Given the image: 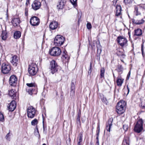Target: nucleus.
<instances>
[{"mask_svg":"<svg viewBox=\"0 0 145 145\" xmlns=\"http://www.w3.org/2000/svg\"><path fill=\"white\" fill-rule=\"evenodd\" d=\"M20 22V20L18 18L13 19L12 21V24L14 27L18 26Z\"/></svg>","mask_w":145,"mask_h":145,"instance_id":"nucleus-25","label":"nucleus"},{"mask_svg":"<svg viewBox=\"0 0 145 145\" xmlns=\"http://www.w3.org/2000/svg\"><path fill=\"white\" fill-rule=\"evenodd\" d=\"M144 43L143 40V43L142 45V53L143 54V44Z\"/></svg>","mask_w":145,"mask_h":145,"instance_id":"nucleus-52","label":"nucleus"},{"mask_svg":"<svg viewBox=\"0 0 145 145\" xmlns=\"http://www.w3.org/2000/svg\"><path fill=\"white\" fill-rule=\"evenodd\" d=\"M99 140H97V141L96 143H97V144H99Z\"/></svg>","mask_w":145,"mask_h":145,"instance_id":"nucleus-61","label":"nucleus"},{"mask_svg":"<svg viewBox=\"0 0 145 145\" xmlns=\"http://www.w3.org/2000/svg\"><path fill=\"white\" fill-rule=\"evenodd\" d=\"M117 42L122 47L127 45V40L123 37H118L117 39Z\"/></svg>","mask_w":145,"mask_h":145,"instance_id":"nucleus-11","label":"nucleus"},{"mask_svg":"<svg viewBox=\"0 0 145 145\" xmlns=\"http://www.w3.org/2000/svg\"><path fill=\"white\" fill-rule=\"evenodd\" d=\"M121 61L122 62H123V60H122V59H121Z\"/></svg>","mask_w":145,"mask_h":145,"instance_id":"nucleus-62","label":"nucleus"},{"mask_svg":"<svg viewBox=\"0 0 145 145\" xmlns=\"http://www.w3.org/2000/svg\"><path fill=\"white\" fill-rule=\"evenodd\" d=\"M97 134V137H96V139L97 140H99V134Z\"/></svg>","mask_w":145,"mask_h":145,"instance_id":"nucleus-50","label":"nucleus"},{"mask_svg":"<svg viewBox=\"0 0 145 145\" xmlns=\"http://www.w3.org/2000/svg\"><path fill=\"white\" fill-rule=\"evenodd\" d=\"M43 130H44V131H45V128L44 126V124H43Z\"/></svg>","mask_w":145,"mask_h":145,"instance_id":"nucleus-59","label":"nucleus"},{"mask_svg":"<svg viewBox=\"0 0 145 145\" xmlns=\"http://www.w3.org/2000/svg\"><path fill=\"white\" fill-rule=\"evenodd\" d=\"M20 37H14V38L16 39H19Z\"/></svg>","mask_w":145,"mask_h":145,"instance_id":"nucleus-56","label":"nucleus"},{"mask_svg":"<svg viewBox=\"0 0 145 145\" xmlns=\"http://www.w3.org/2000/svg\"><path fill=\"white\" fill-rule=\"evenodd\" d=\"M7 39V37H2V39L3 40H5Z\"/></svg>","mask_w":145,"mask_h":145,"instance_id":"nucleus-48","label":"nucleus"},{"mask_svg":"<svg viewBox=\"0 0 145 145\" xmlns=\"http://www.w3.org/2000/svg\"><path fill=\"white\" fill-rule=\"evenodd\" d=\"M71 2L72 5L74 6H76L77 5V0H70Z\"/></svg>","mask_w":145,"mask_h":145,"instance_id":"nucleus-38","label":"nucleus"},{"mask_svg":"<svg viewBox=\"0 0 145 145\" xmlns=\"http://www.w3.org/2000/svg\"><path fill=\"white\" fill-rule=\"evenodd\" d=\"M121 52H122V51H118L117 52V55H118V53H119V54H121Z\"/></svg>","mask_w":145,"mask_h":145,"instance_id":"nucleus-54","label":"nucleus"},{"mask_svg":"<svg viewBox=\"0 0 145 145\" xmlns=\"http://www.w3.org/2000/svg\"><path fill=\"white\" fill-rule=\"evenodd\" d=\"M11 59L10 62L13 65L16 66L18 64V57L16 55H14L12 57Z\"/></svg>","mask_w":145,"mask_h":145,"instance_id":"nucleus-17","label":"nucleus"},{"mask_svg":"<svg viewBox=\"0 0 145 145\" xmlns=\"http://www.w3.org/2000/svg\"><path fill=\"white\" fill-rule=\"evenodd\" d=\"M142 9V8L140 7H135L134 13L136 16H139L140 17L141 16V11Z\"/></svg>","mask_w":145,"mask_h":145,"instance_id":"nucleus-18","label":"nucleus"},{"mask_svg":"<svg viewBox=\"0 0 145 145\" xmlns=\"http://www.w3.org/2000/svg\"><path fill=\"white\" fill-rule=\"evenodd\" d=\"M56 36H57V37H58V36H62L61 35H56Z\"/></svg>","mask_w":145,"mask_h":145,"instance_id":"nucleus-60","label":"nucleus"},{"mask_svg":"<svg viewBox=\"0 0 145 145\" xmlns=\"http://www.w3.org/2000/svg\"><path fill=\"white\" fill-rule=\"evenodd\" d=\"M38 123V121L37 119H35L31 121V124L32 125L35 126L37 125Z\"/></svg>","mask_w":145,"mask_h":145,"instance_id":"nucleus-32","label":"nucleus"},{"mask_svg":"<svg viewBox=\"0 0 145 145\" xmlns=\"http://www.w3.org/2000/svg\"><path fill=\"white\" fill-rule=\"evenodd\" d=\"M65 4V0H61L59 1L57 5V8L58 9L63 8Z\"/></svg>","mask_w":145,"mask_h":145,"instance_id":"nucleus-20","label":"nucleus"},{"mask_svg":"<svg viewBox=\"0 0 145 145\" xmlns=\"http://www.w3.org/2000/svg\"><path fill=\"white\" fill-rule=\"evenodd\" d=\"M131 21L133 24L136 25H141L144 22L143 18L140 19L138 16L135 17V18L132 19Z\"/></svg>","mask_w":145,"mask_h":145,"instance_id":"nucleus-12","label":"nucleus"},{"mask_svg":"<svg viewBox=\"0 0 145 145\" xmlns=\"http://www.w3.org/2000/svg\"><path fill=\"white\" fill-rule=\"evenodd\" d=\"M143 121L142 119H140L137 122L134 128V131L137 133H140L142 131Z\"/></svg>","mask_w":145,"mask_h":145,"instance_id":"nucleus-3","label":"nucleus"},{"mask_svg":"<svg viewBox=\"0 0 145 145\" xmlns=\"http://www.w3.org/2000/svg\"><path fill=\"white\" fill-rule=\"evenodd\" d=\"M97 47V53L100 55L102 51V47L100 44V42L98 41L96 42Z\"/></svg>","mask_w":145,"mask_h":145,"instance_id":"nucleus-26","label":"nucleus"},{"mask_svg":"<svg viewBox=\"0 0 145 145\" xmlns=\"http://www.w3.org/2000/svg\"><path fill=\"white\" fill-rule=\"evenodd\" d=\"M29 3V0H27V1L26 3V5H27Z\"/></svg>","mask_w":145,"mask_h":145,"instance_id":"nucleus-53","label":"nucleus"},{"mask_svg":"<svg viewBox=\"0 0 145 145\" xmlns=\"http://www.w3.org/2000/svg\"><path fill=\"white\" fill-rule=\"evenodd\" d=\"M17 79L15 75H12L10 78L9 83L11 86H15L17 84Z\"/></svg>","mask_w":145,"mask_h":145,"instance_id":"nucleus-13","label":"nucleus"},{"mask_svg":"<svg viewBox=\"0 0 145 145\" xmlns=\"http://www.w3.org/2000/svg\"><path fill=\"white\" fill-rule=\"evenodd\" d=\"M42 145H46V144H43Z\"/></svg>","mask_w":145,"mask_h":145,"instance_id":"nucleus-64","label":"nucleus"},{"mask_svg":"<svg viewBox=\"0 0 145 145\" xmlns=\"http://www.w3.org/2000/svg\"><path fill=\"white\" fill-rule=\"evenodd\" d=\"M113 120V119L112 118H110L108 120L107 123H106V129L109 132L110 131Z\"/></svg>","mask_w":145,"mask_h":145,"instance_id":"nucleus-19","label":"nucleus"},{"mask_svg":"<svg viewBox=\"0 0 145 145\" xmlns=\"http://www.w3.org/2000/svg\"><path fill=\"white\" fill-rule=\"evenodd\" d=\"M128 34L129 35V36H130V34L129 33V32L128 33Z\"/></svg>","mask_w":145,"mask_h":145,"instance_id":"nucleus-63","label":"nucleus"},{"mask_svg":"<svg viewBox=\"0 0 145 145\" xmlns=\"http://www.w3.org/2000/svg\"><path fill=\"white\" fill-rule=\"evenodd\" d=\"M105 73V69L104 68H102L101 70L100 76L101 78H102L104 77Z\"/></svg>","mask_w":145,"mask_h":145,"instance_id":"nucleus-34","label":"nucleus"},{"mask_svg":"<svg viewBox=\"0 0 145 145\" xmlns=\"http://www.w3.org/2000/svg\"><path fill=\"white\" fill-rule=\"evenodd\" d=\"M0 50H3V48L2 46V45L1 44V43H0Z\"/></svg>","mask_w":145,"mask_h":145,"instance_id":"nucleus-47","label":"nucleus"},{"mask_svg":"<svg viewBox=\"0 0 145 145\" xmlns=\"http://www.w3.org/2000/svg\"><path fill=\"white\" fill-rule=\"evenodd\" d=\"M75 82H76L75 80L73 79L72 80L71 84V93L72 94V95H74V94L75 89V85L74 83Z\"/></svg>","mask_w":145,"mask_h":145,"instance_id":"nucleus-24","label":"nucleus"},{"mask_svg":"<svg viewBox=\"0 0 145 145\" xmlns=\"http://www.w3.org/2000/svg\"><path fill=\"white\" fill-rule=\"evenodd\" d=\"M126 105V102L123 101H121L118 103L116 106V111L118 113L121 114L124 112V108Z\"/></svg>","mask_w":145,"mask_h":145,"instance_id":"nucleus-2","label":"nucleus"},{"mask_svg":"<svg viewBox=\"0 0 145 145\" xmlns=\"http://www.w3.org/2000/svg\"><path fill=\"white\" fill-rule=\"evenodd\" d=\"M87 27L88 29H90L91 28V25L90 23H87Z\"/></svg>","mask_w":145,"mask_h":145,"instance_id":"nucleus-45","label":"nucleus"},{"mask_svg":"<svg viewBox=\"0 0 145 145\" xmlns=\"http://www.w3.org/2000/svg\"><path fill=\"white\" fill-rule=\"evenodd\" d=\"M66 52H67L66 51H64L62 55V57L67 61H68L69 59V57L67 54H66Z\"/></svg>","mask_w":145,"mask_h":145,"instance_id":"nucleus-31","label":"nucleus"},{"mask_svg":"<svg viewBox=\"0 0 145 145\" xmlns=\"http://www.w3.org/2000/svg\"><path fill=\"white\" fill-rule=\"evenodd\" d=\"M141 106L143 108H145V103H144L143 105L142 104V105Z\"/></svg>","mask_w":145,"mask_h":145,"instance_id":"nucleus-51","label":"nucleus"},{"mask_svg":"<svg viewBox=\"0 0 145 145\" xmlns=\"http://www.w3.org/2000/svg\"><path fill=\"white\" fill-rule=\"evenodd\" d=\"M7 33L6 30L3 31L2 34L1 36H7Z\"/></svg>","mask_w":145,"mask_h":145,"instance_id":"nucleus-39","label":"nucleus"},{"mask_svg":"<svg viewBox=\"0 0 145 145\" xmlns=\"http://www.w3.org/2000/svg\"><path fill=\"white\" fill-rule=\"evenodd\" d=\"M38 68L36 64L32 63L30 65L28 68L29 73L31 75L34 76L37 73Z\"/></svg>","mask_w":145,"mask_h":145,"instance_id":"nucleus-4","label":"nucleus"},{"mask_svg":"<svg viewBox=\"0 0 145 145\" xmlns=\"http://www.w3.org/2000/svg\"><path fill=\"white\" fill-rule=\"evenodd\" d=\"M128 128V126L127 125H123V128L125 131L127 130Z\"/></svg>","mask_w":145,"mask_h":145,"instance_id":"nucleus-43","label":"nucleus"},{"mask_svg":"<svg viewBox=\"0 0 145 145\" xmlns=\"http://www.w3.org/2000/svg\"><path fill=\"white\" fill-rule=\"evenodd\" d=\"M102 101L106 104L107 105L108 103V102L107 100L105 97H103L102 99Z\"/></svg>","mask_w":145,"mask_h":145,"instance_id":"nucleus-40","label":"nucleus"},{"mask_svg":"<svg viewBox=\"0 0 145 145\" xmlns=\"http://www.w3.org/2000/svg\"><path fill=\"white\" fill-rule=\"evenodd\" d=\"M117 1L118 0H114L113 2H115V4H116Z\"/></svg>","mask_w":145,"mask_h":145,"instance_id":"nucleus-57","label":"nucleus"},{"mask_svg":"<svg viewBox=\"0 0 145 145\" xmlns=\"http://www.w3.org/2000/svg\"><path fill=\"white\" fill-rule=\"evenodd\" d=\"M65 40V37H55L54 43L56 45L61 46L63 44Z\"/></svg>","mask_w":145,"mask_h":145,"instance_id":"nucleus-9","label":"nucleus"},{"mask_svg":"<svg viewBox=\"0 0 145 145\" xmlns=\"http://www.w3.org/2000/svg\"><path fill=\"white\" fill-rule=\"evenodd\" d=\"M133 0H124L123 2L126 5L130 4L133 1Z\"/></svg>","mask_w":145,"mask_h":145,"instance_id":"nucleus-33","label":"nucleus"},{"mask_svg":"<svg viewBox=\"0 0 145 145\" xmlns=\"http://www.w3.org/2000/svg\"><path fill=\"white\" fill-rule=\"evenodd\" d=\"M25 15L26 16L27 15V12L26 10V12H25Z\"/></svg>","mask_w":145,"mask_h":145,"instance_id":"nucleus-58","label":"nucleus"},{"mask_svg":"<svg viewBox=\"0 0 145 145\" xmlns=\"http://www.w3.org/2000/svg\"><path fill=\"white\" fill-rule=\"evenodd\" d=\"M92 63H90V69H89V71H88V73L89 74V73L90 74L91 71H92Z\"/></svg>","mask_w":145,"mask_h":145,"instance_id":"nucleus-41","label":"nucleus"},{"mask_svg":"<svg viewBox=\"0 0 145 145\" xmlns=\"http://www.w3.org/2000/svg\"><path fill=\"white\" fill-rule=\"evenodd\" d=\"M123 79L118 78L116 81L117 85L118 86L121 87L123 82Z\"/></svg>","mask_w":145,"mask_h":145,"instance_id":"nucleus-28","label":"nucleus"},{"mask_svg":"<svg viewBox=\"0 0 145 145\" xmlns=\"http://www.w3.org/2000/svg\"><path fill=\"white\" fill-rule=\"evenodd\" d=\"M10 133H8L6 135L5 138L7 140H10Z\"/></svg>","mask_w":145,"mask_h":145,"instance_id":"nucleus-44","label":"nucleus"},{"mask_svg":"<svg viewBox=\"0 0 145 145\" xmlns=\"http://www.w3.org/2000/svg\"><path fill=\"white\" fill-rule=\"evenodd\" d=\"M28 86L26 88V91L29 94L32 95V94H36L37 93V87L34 83H27Z\"/></svg>","mask_w":145,"mask_h":145,"instance_id":"nucleus-1","label":"nucleus"},{"mask_svg":"<svg viewBox=\"0 0 145 145\" xmlns=\"http://www.w3.org/2000/svg\"><path fill=\"white\" fill-rule=\"evenodd\" d=\"M142 34V30L140 29H137L134 31V35L137 36H140Z\"/></svg>","mask_w":145,"mask_h":145,"instance_id":"nucleus-27","label":"nucleus"},{"mask_svg":"<svg viewBox=\"0 0 145 145\" xmlns=\"http://www.w3.org/2000/svg\"><path fill=\"white\" fill-rule=\"evenodd\" d=\"M59 67V66L57 64V63L55 60H52L50 62V69L52 74H53L57 72Z\"/></svg>","mask_w":145,"mask_h":145,"instance_id":"nucleus-6","label":"nucleus"},{"mask_svg":"<svg viewBox=\"0 0 145 145\" xmlns=\"http://www.w3.org/2000/svg\"><path fill=\"white\" fill-rule=\"evenodd\" d=\"M118 56H119L121 59L124 58L125 56L123 52H121V54L118 53Z\"/></svg>","mask_w":145,"mask_h":145,"instance_id":"nucleus-36","label":"nucleus"},{"mask_svg":"<svg viewBox=\"0 0 145 145\" xmlns=\"http://www.w3.org/2000/svg\"><path fill=\"white\" fill-rule=\"evenodd\" d=\"M8 106V110L10 111H13L15 109L16 107V102L14 101H12L9 104Z\"/></svg>","mask_w":145,"mask_h":145,"instance_id":"nucleus-16","label":"nucleus"},{"mask_svg":"<svg viewBox=\"0 0 145 145\" xmlns=\"http://www.w3.org/2000/svg\"><path fill=\"white\" fill-rule=\"evenodd\" d=\"M61 51L60 48L57 46L52 48L49 50L50 55L53 56H59L61 54Z\"/></svg>","mask_w":145,"mask_h":145,"instance_id":"nucleus-5","label":"nucleus"},{"mask_svg":"<svg viewBox=\"0 0 145 145\" xmlns=\"http://www.w3.org/2000/svg\"><path fill=\"white\" fill-rule=\"evenodd\" d=\"M127 90H128V93L127 94H128L129 91V87H128V85H127Z\"/></svg>","mask_w":145,"mask_h":145,"instance_id":"nucleus-49","label":"nucleus"},{"mask_svg":"<svg viewBox=\"0 0 145 145\" xmlns=\"http://www.w3.org/2000/svg\"><path fill=\"white\" fill-rule=\"evenodd\" d=\"M11 70V66L10 65L3 63L2 65L1 71L4 74L8 73Z\"/></svg>","mask_w":145,"mask_h":145,"instance_id":"nucleus-8","label":"nucleus"},{"mask_svg":"<svg viewBox=\"0 0 145 145\" xmlns=\"http://www.w3.org/2000/svg\"><path fill=\"white\" fill-rule=\"evenodd\" d=\"M116 16H119L121 14V7L120 5H117L116 7Z\"/></svg>","mask_w":145,"mask_h":145,"instance_id":"nucleus-23","label":"nucleus"},{"mask_svg":"<svg viewBox=\"0 0 145 145\" xmlns=\"http://www.w3.org/2000/svg\"><path fill=\"white\" fill-rule=\"evenodd\" d=\"M83 133L81 132L79 134L78 137L77 138V145H81L82 142Z\"/></svg>","mask_w":145,"mask_h":145,"instance_id":"nucleus-21","label":"nucleus"},{"mask_svg":"<svg viewBox=\"0 0 145 145\" xmlns=\"http://www.w3.org/2000/svg\"><path fill=\"white\" fill-rule=\"evenodd\" d=\"M81 115V112L80 111H79L78 114L76 118V122L77 123L80 124V117Z\"/></svg>","mask_w":145,"mask_h":145,"instance_id":"nucleus-30","label":"nucleus"},{"mask_svg":"<svg viewBox=\"0 0 145 145\" xmlns=\"http://www.w3.org/2000/svg\"><path fill=\"white\" fill-rule=\"evenodd\" d=\"M123 144L125 145H129V140L128 137H125L123 142Z\"/></svg>","mask_w":145,"mask_h":145,"instance_id":"nucleus-29","label":"nucleus"},{"mask_svg":"<svg viewBox=\"0 0 145 145\" xmlns=\"http://www.w3.org/2000/svg\"><path fill=\"white\" fill-rule=\"evenodd\" d=\"M99 132H100V126H99V124H98L97 127V130L96 131L97 134H98V135L99 134Z\"/></svg>","mask_w":145,"mask_h":145,"instance_id":"nucleus-42","label":"nucleus"},{"mask_svg":"<svg viewBox=\"0 0 145 145\" xmlns=\"http://www.w3.org/2000/svg\"><path fill=\"white\" fill-rule=\"evenodd\" d=\"M58 25V23L56 22H51L49 27L50 29L54 30L56 29Z\"/></svg>","mask_w":145,"mask_h":145,"instance_id":"nucleus-22","label":"nucleus"},{"mask_svg":"<svg viewBox=\"0 0 145 145\" xmlns=\"http://www.w3.org/2000/svg\"><path fill=\"white\" fill-rule=\"evenodd\" d=\"M41 5L40 2L37 0L35 1L32 5V8L35 10L39 9Z\"/></svg>","mask_w":145,"mask_h":145,"instance_id":"nucleus-15","label":"nucleus"},{"mask_svg":"<svg viewBox=\"0 0 145 145\" xmlns=\"http://www.w3.org/2000/svg\"><path fill=\"white\" fill-rule=\"evenodd\" d=\"M8 95L13 99H16L18 97L17 93L14 89H12L9 91Z\"/></svg>","mask_w":145,"mask_h":145,"instance_id":"nucleus-14","label":"nucleus"},{"mask_svg":"<svg viewBox=\"0 0 145 145\" xmlns=\"http://www.w3.org/2000/svg\"><path fill=\"white\" fill-rule=\"evenodd\" d=\"M118 71L119 72L121 71H122V67L121 65L119 66L118 68Z\"/></svg>","mask_w":145,"mask_h":145,"instance_id":"nucleus-46","label":"nucleus"},{"mask_svg":"<svg viewBox=\"0 0 145 145\" xmlns=\"http://www.w3.org/2000/svg\"><path fill=\"white\" fill-rule=\"evenodd\" d=\"M130 72H129V73H128V74L127 75V78H129V76L130 75Z\"/></svg>","mask_w":145,"mask_h":145,"instance_id":"nucleus-55","label":"nucleus"},{"mask_svg":"<svg viewBox=\"0 0 145 145\" xmlns=\"http://www.w3.org/2000/svg\"><path fill=\"white\" fill-rule=\"evenodd\" d=\"M21 36V32L19 31H15L14 33L13 36Z\"/></svg>","mask_w":145,"mask_h":145,"instance_id":"nucleus-35","label":"nucleus"},{"mask_svg":"<svg viewBox=\"0 0 145 145\" xmlns=\"http://www.w3.org/2000/svg\"><path fill=\"white\" fill-rule=\"evenodd\" d=\"M36 111L35 108L32 106L29 107L27 109V116L29 118H33L36 114Z\"/></svg>","mask_w":145,"mask_h":145,"instance_id":"nucleus-7","label":"nucleus"},{"mask_svg":"<svg viewBox=\"0 0 145 145\" xmlns=\"http://www.w3.org/2000/svg\"><path fill=\"white\" fill-rule=\"evenodd\" d=\"M40 19L37 17L33 16L30 19V22L33 26L38 25L40 23Z\"/></svg>","mask_w":145,"mask_h":145,"instance_id":"nucleus-10","label":"nucleus"},{"mask_svg":"<svg viewBox=\"0 0 145 145\" xmlns=\"http://www.w3.org/2000/svg\"><path fill=\"white\" fill-rule=\"evenodd\" d=\"M4 120V118L3 114L0 112V121L3 122Z\"/></svg>","mask_w":145,"mask_h":145,"instance_id":"nucleus-37","label":"nucleus"}]
</instances>
